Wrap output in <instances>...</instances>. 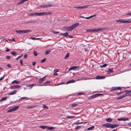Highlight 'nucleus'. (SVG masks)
Masks as SVG:
<instances>
[{
  "label": "nucleus",
  "instance_id": "obj_1",
  "mask_svg": "<svg viewBox=\"0 0 131 131\" xmlns=\"http://www.w3.org/2000/svg\"><path fill=\"white\" fill-rule=\"evenodd\" d=\"M51 13L49 12H43L41 13H30L29 15L30 16H34L37 15V16H41L43 15H49Z\"/></svg>",
  "mask_w": 131,
  "mask_h": 131
},
{
  "label": "nucleus",
  "instance_id": "obj_2",
  "mask_svg": "<svg viewBox=\"0 0 131 131\" xmlns=\"http://www.w3.org/2000/svg\"><path fill=\"white\" fill-rule=\"evenodd\" d=\"M79 25V24L78 23H76L70 26L65 27L64 28L69 31H71L78 26Z\"/></svg>",
  "mask_w": 131,
  "mask_h": 131
},
{
  "label": "nucleus",
  "instance_id": "obj_3",
  "mask_svg": "<svg viewBox=\"0 0 131 131\" xmlns=\"http://www.w3.org/2000/svg\"><path fill=\"white\" fill-rule=\"evenodd\" d=\"M106 29L105 28H99L97 29H88L86 30V32H95L101 31Z\"/></svg>",
  "mask_w": 131,
  "mask_h": 131
},
{
  "label": "nucleus",
  "instance_id": "obj_4",
  "mask_svg": "<svg viewBox=\"0 0 131 131\" xmlns=\"http://www.w3.org/2000/svg\"><path fill=\"white\" fill-rule=\"evenodd\" d=\"M16 32L17 33H28V32H31L32 31L30 30H16Z\"/></svg>",
  "mask_w": 131,
  "mask_h": 131
},
{
  "label": "nucleus",
  "instance_id": "obj_5",
  "mask_svg": "<svg viewBox=\"0 0 131 131\" xmlns=\"http://www.w3.org/2000/svg\"><path fill=\"white\" fill-rule=\"evenodd\" d=\"M116 22L117 23L119 22L122 23H131V20H124L122 19H120L117 20Z\"/></svg>",
  "mask_w": 131,
  "mask_h": 131
},
{
  "label": "nucleus",
  "instance_id": "obj_6",
  "mask_svg": "<svg viewBox=\"0 0 131 131\" xmlns=\"http://www.w3.org/2000/svg\"><path fill=\"white\" fill-rule=\"evenodd\" d=\"M68 33H61L59 35H61L62 36H63L64 37H69L70 38H72L73 37V36L68 35Z\"/></svg>",
  "mask_w": 131,
  "mask_h": 131
},
{
  "label": "nucleus",
  "instance_id": "obj_7",
  "mask_svg": "<svg viewBox=\"0 0 131 131\" xmlns=\"http://www.w3.org/2000/svg\"><path fill=\"white\" fill-rule=\"evenodd\" d=\"M89 6V5H86L80 7H75L73 8H76L77 9H83L87 8Z\"/></svg>",
  "mask_w": 131,
  "mask_h": 131
},
{
  "label": "nucleus",
  "instance_id": "obj_8",
  "mask_svg": "<svg viewBox=\"0 0 131 131\" xmlns=\"http://www.w3.org/2000/svg\"><path fill=\"white\" fill-rule=\"evenodd\" d=\"M21 87V86H20L19 85H16L13 86H12L10 88L11 89H14L15 88H20Z\"/></svg>",
  "mask_w": 131,
  "mask_h": 131
},
{
  "label": "nucleus",
  "instance_id": "obj_9",
  "mask_svg": "<svg viewBox=\"0 0 131 131\" xmlns=\"http://www.w3.org/2000/svg\"><path fill=\"white\" fill-rule=\"evenodd\" d=\"M121 89V88L119 87H113L112 88L111 91H114L116 90H120Z\"/></svg>",
  "mask_w": 131,
  "mask_h": 131
},
{
  "label": "nucleus",
  "instance_id": "obj_10",
  "mask_svg": "<svg viewBox=\"0 0 131 131\" xmlns=\"http://www.w3.org/2000/svg\"><path fill=\"white\" fill-rule=\"evenodd\" d=\"M105 77L104 76H101L99 75H97L95 78L97 79H104L105 78Z\"/></svg>",
  "mask_w": 131,
  "mask_h": 131
},
{
  "label": "nucleus",
  "instance_id": "obj_11",
  "mask_svg": "<svg viewBox=\"0 0 131 131\" xmlns=\"http://www.w3.org/2000/svg\"><path fill=\"white\" fill-rule=\"evenodd\" d=\"M111 124L110 123H106L102 125L103 126H105L107 128H110Z\"/></svg>",
  "mask_w": 131,
  "mask_h": 131
},
{
  "label": "nucleus",
  "instance_id": "obj_12",
  "mask_svg": "<svg viewBox=\"0 0 131 131\" xmlns=\"http://www.w3.org/2000/svg\"><path fill=\"white\" fill-rule=\"evenodd\" d=\"M128 119L126 117H123L121 118H118L117 119V120L118 121H126Z\"/></svg>",
  "mask_w": 131,
  "mask_h": 131
},
{
  "label": "nucleus",
  "instance_id": "obj_13",
  "mask_svg": "<svg viewBox=\"0 0 131 131\" xmlns=\"http://www.w3.org/2000/svg\"><path fill=\"white\" fill-rule=\"evenodd\" d=\"M119 126V125L117 124H111V127L112 128H115L117 127H118Z\"/></svg>",
  "mask_w": 131,
  "mask_h": 131
},
{
  "label": "nucleus",
  "instance_id": "obj_14",
  "mask_svg": "<svg viewBox=\"0 0 131 131\" xmlns=\"http://www.w3.org/2000/svg\"><path fill=\"white\" fill-rule=\"evenodd\" d=\"M78 66H73L71 67L72 70H79V69H78Z\"/></svg>",
  "mask_w": 131,
  "mask_h": 131
},
{
  "label": "nucleus",
  "instance_id": "obj_15",
  "mask_svg": "<svg viewBox=\"0 0 131 131\" xmlns=\"http://www.w3.org/2000/svg\"><path fill=\"white\" fill-rule=\"evenodd\" d=\"M46 77H43L40 78L38 80V82L39 83H42L44 81V79Z\"/></svg>",
  "mask_w": 131,
  "mask_h": 131
},
{
  "label": "nucleus",
  "instance_id": "obj_16",
  "mask_svg": "<svg viewBox=\"0 0 131 131\" xmlns=\"http://www.w3.org/2000/svg\"><path fill=\"white\" fill-rule=\"evenodd\" d=\"M127 96V95L126 94H124L122 96H120L119 97H117L116 99L117 100H119L121 99H122Z\"/></svg>",
  "mask_w": 131,
  "mask_h": 131
},
{
  "label": "nucleus",
  "instance_id": "obj_17",
  "mask_svg": "<svg viewBox=\"0 0 131 131\" xmlns=\"http://www.w3.org/2000/svg\"><path fill=\"white\" fill-rule=\"evenodd\" d=\"M54 128H55L54 127H49L47 126V129L49 130H53L54 129Z\"/></svg>",
  "mask_w": 131,
  "mask_h": 131
},
{
  "label": "nucleus",
  "instance_id": "obj_18",
  "mask_svg": "<svg viewBox=\"0 0 131 131\" xmlns=\"http://www.w3.org/2000/svg\"><path fill=\"white\" fill-rule=\"evenodd\" d=\"M75 82V80H69V81H68L67 82L66 84H68L70 83H74Z\"/></svg>",
  "mask_w": 131,
  "mask_h": 131
},
{
  "label": "nucleus",
  "instance_id": "obj_19",
  "mask_svg": "<svg viewBox=\"0 0 131 131\" xmlns=\"http://www.w3.org/2000/svg\"><path fill=\"white\" fill-rule=\"evenodd\" d=\"M17 92V91L16 90H14L12 92L8 94V95H13L15 94H16Z\"/></svg>",
  "mask_w": 131,
  "mask_h": 131
},
{
  "label": "nucleus",
  "instance_id": "obj_20",
  "mask_svg": "<svg viewBox=\"0 0 131 131\" xmlns=\"http://www.w3.org/2000/svg\"><path fill=\"white\" fill-rule=\"evenodd\" d=\"M106 121L107 122H111L112 121V119L110 118H108L106 119Z\"/></svg>",
  "mask_w": 131,
  "mask_h": 131
},
{
  "label": "nucleus",
  "instance_id": "obj_21",
  "mask_svg": "<svg viewBox=\"0 0 131 131\" xmlns=\"http://www.w3.org/2000/svg\"><path fill=\"white\" fill-rule=\"evenodd\" d=\"M47 126H39L40 128L43 129L46 128L47 129Z\"/></svg>",
  "mask_w": 131,
  "mask_h": 131
},
{
  "label": "nucleus",
  "instance_id": "obj_22",
  "mask_svg": "<svg viewBox=\"0 0 131 131\" xmlns=\"http://www.w3.org/2000/svg\"><path fill=\"white\" fill-rule=\"evenodd\" d=\"M77 105V104L75 103L71 104V107H74L76 106Z\"/></svg>",
  "mask_w": 131,
  "mask_h": 131
},
{
  "label": "nucleus",
  "instance_id": "obj_23",
  "mask_svg": "<svg viewBox=\"0 0 131 131\" xmlns=\"http://www.w3.org/2000/svg\"><path fill=\"white\" fill-rule=\"evenodd\" d=\"M124 92H125V94L126 95V94H127L128 93L131 92V90L130 91L127 90L124 91Z\"/></svg>",
  "mask_w": 131,
  "mask_h": 131
},
{
  "label": "nucleus",
  "instance_id": "obj_24",
  "mask_svg": "<svg viewBox=\"0 0 131 131\" xmlns=\"http://www.w3.org/2000/svg\"><path fill=\"white\" fill-rule=\"evenodd\" d=\"M12 83H15L16 84H19L20 83V81H17L16 80H15L12 82Z\"/></svg>",
  "mask_w": 131,
  "mask_h": 131
},
{
  "label": "nucleus",
  "instance_id": "obj_25",
  "mask_svg": "<svg viewBox=\"0 0 131 131\" xmlns=\"http://www.w3.org/2000/svg\"><path fill=\"white\" fill-rule=\"evenodd\" d=\"M51 51L50 50H46V51L45 53V55H47L50 53Z\"/></svg>",
  "mask_w": 131,
  "mask_h": 131
},
{
  "label": "nucleus",
  "instance_id": "obj_26",
  "mask_svg": "<svg viewBox=\"0 0 131 131\" xmlns=\"http://www.w3.org/2000/svg\"><path fill=\"white\" fill-rule=\"evenodd\" d=\"M19 107V106H15L13 107V108L14 110V111L16 110H17L18 108V107Z\"/></svg>",
  "mask_w": 131,
  "mask_h": 131
},
{
  "label": "nucleus",
  "instance_id": "obj_27",
  "mask_svg": "<svg viewBox=\"0 0 131 131\" xmlns=\"http://www.w3.org/2000/svg\"><path fill=\"white\" fill-rule=\"evenodd\" d=\"M11 53L13 56H16L17 54V53L14 51L11 52Z\"/></svg>",
  "mask_w": 131,
  "mask_h": 131
},
{
  "label": "nucleus",
  "instance_id": "obj_28",
  "mask_svg": "<svg viewBox=\"0 0 131 131\" xmlns=\"http://www.w3.org/2000/svg\"><path fill=\"white\" fill-rule=\"evenodd\" d=\"M24 2V0H22L20 1V2L18 3L17 4L18 5H20L21 4L23 3Z\"/></svg>",
  "mask_w": 131,
  "mask_h": 131
},
{
  "label": "nucleus",
  "instance_id": "obj_29",
  "mask_svg": "<svg viewBox=\"0 0 131 131\" xmlns=\"http://www.w3.org/2000/svg\"><path fill=\"white\" fill-rule=\"evenodd\" d=\"M7 98L6 97H3L0 100V101L5 100L7 99Z\"/></svg>",
  "mask_w": 131,
  "mask_h": 131
},
{
  "label": "nucleus",
  "instance_id": "obj_30",
  "mask_svg": "<svg viewBox=\"0 0 131 131\" xmlns=\"http://www.w3.org/2000/svg\"><path fill=\"white\" fill-rule=\"evenodd\" d=\"M41 38H35L34 37H31L30 39H31L33 40H37V39H40Z\"/></svg>",
  "mask_w": 131,
  "mask_h": 131
},
{
  "label": "nucleus",
  "instance_id": "obj_31",
  "mask_svg": "<svg viewBox=\"0 0 131 131\" xmlns=\"http://www.w3.org/2000/svg\"><path fill=\"white\" fill-rule=\"evenodd\" d=\"M107 72L110 73L111 72H113V71L111 70L110 69H108L107 70Z\"/></svg>",
  "mask_w": 131,
  "mask_h": 131
},
{
  "label": "nucleus",
  "instance_id": "obj_32",
  "mask_svg": "<svg viewBox=\"0 0 131 131\" xmlns=\"http://www.w3.org/2000/svg\"><path fill=\"white\" fill-rule=\"evenodd\" d=\"M107 65V64H106L105 63L103 65H101L100 66V67L101 68H103V67H105Z\"/></svg>",
  "mask_w": 131,
  "mask_h": 131
},
{
  "label": "nucleus",
  "instance_id": "obj_33",
  "mask_svg": "<svg viewBox=\"0 0 131 131\" xmlns=\"http://www.w3.org/2000/svg\"><path fill=\"white\" fill-rule=\"evenodd\" d=\"M96 97H97L96 96V94H95L94 95H92L90 96V98L91 99H93L94 98Z\"/></svg>",
  "mask_w": 131,
  "mask_h": 131
},
{
  "label": "nucleus",
  "instance_id": "obj_34",
  "mask_svg": "<svg viewBox=\"0 0 131 131\" xmlns=\"http://www.w3.org/2000/svg\"><path fill=\"white\" fill-rule=\"evenodd\" d=\"M96 15H92V16H90L89 17H85V18L86 19H89L90 18H91L92 17H93L94 16H95Z\"/></svg>",
  "mask_w": 131,
  "mask_h": 131
},
{
  "label": "nucleus",
  "instance_id": "obj_35",
  "mask_svg": "<svg viewBox=\"0 0 131 131\" xmlns=\"http://www.w3.org/2000/svg\"><path fill=\"white\" fill-rule=\"evenodd\" d=\"M69 53H68L64 57V59H66L69 57Z\"/></svg>",
  "mask_w": 131,
  "mask_h": 131
},
{
  "label": "nucleus",
  "instance_id": "obj_36",
  "mask_svg": "<svg viewBox=\"0 0 131 131\" xmlns=\"http://www.w3.org/2000/svg\"><path fill=\"white\" fill-rule=\"evenodd\" d=\"M14 110L13 109V108H12V109H11L9 110L7 112H12V111H14Z\"/></svg>",
  "mask_w": 131,
  "mask_h": 131
},
{
  "label": "nucleus",
  "instance_id": "obj_37",
  "mask_svg": "<svg viewBox=\"0 0 131 131\" xmlns=\"http://www.w3.org/2000/svg\"><path fill=\"white\" fill-rule=\"evenodd\" d=\"M94 128V126H92V127H90L89 128H88L87 129L88 130H90L91 129H93V128Z\"/></svg>",
  "mask_w": 131,
  "mask_h": 131
},
{
  "label": "nucleus",
  "instance_id": "obj_38",
  "mask_svg": "<svg viewBox=\"0 0 131 131\" xmlns=\"http://www.w3.org/2000/svg\"><path fill=\"white\" fill-rule=\"evenodd\" d=\"M65 84L64 83V82H62V83H59L58 84H54V85L55 86H58V85H60L62 84Z\"/></svg>",
  "mask_w": 131,
  "mask_h": 131
},
{
  "label": "nucleus",
  "instance_id": "obj_39",
  "mask_svg": "<svg viewBox=\"0 0 131 131\" xmlns=\"http://www.w3.org/2000/svg\"><path fill=\"white\" fill-rule=\"evenodd\" d=\"M46 58H45L42 59L41 61V62H41L42 63V62H45L46 61Z\"/></svg>",
  "mask_w": 131,
  "mask_h": 131
},
{
  "label": "nucleus",
  "instance_id": "obj_40",
  "mask_svg": "<svg viewBox=\"0 0 131 131\" xmlns=\"http://www.w3.org/2000/svg\"><path fill=\"white\" fill-rule=\"evenodd\" d=\"M41 8H46V5H41L39 6Z\"/></svg>",
  "mask_w": 131,
  "mask_h": 131
},
{
  "label": "nucleus",
  "instance_id": "obj_41",
  "mask_svg": "<svg viewBox=\"0 0 131 131\" xmlns=\"http://www.w3.org/2000/svg\"><path fill=\"white\" fill-rule=\"evenodd\" d=\"M81 126H77L75 128V129L76 130L80 128Z\"/></svg>",
  "mask_w": 131,
  "mask_h": 131
},
{
  "label": "nucleus",
  "instance_id": "obj_42",
  "mask_svg": "<svg viewBox=\"0 0 131 131\" xmlns=\"http://www.w3.org/2000/svg\"><path fill=\"white\" fill-rule=\"evenodd\" d=\"M74 118V116H67V118Z\"/></svg>",
  "mask_w": 131,
  "mask_h": 131
},
{
  "label": "nucleus",
  "instance_id": "obj_43",
  "mask_svg": "<svg viewBox=\"0 0 131 131\" xmlns=\"http://www.w3.org/2000/svg\"><path fill=\"white\" fill-rule=\"evenodd\" d=\"M96 94V97H98V96H101L102 95V94Z\"/></svg>",
  "mask_w": 131,
  "mask_h": 131
},
{
  "label": "nucleus",
  "instance_id": "obj_44",
  "mask_svg": "<svg viewBox=\"0 0 131 131\" xmlns=\"http://www.w3.org/2000/svg\"><path fill=\"white\" fill-rule=\"evenodd\" d=\"M6 58L7 59H10L11 58V57L9 56H6Z\"/></svg>",
  "mask_w": 131,
  "mask_h": 131
},
{
  "label": "nucleus",
  "instance_id": "obj_45",
  "mask_svg": "<svg viewBox=\"0 0 131 131\" xmlns=\"http://www.w3.org/2000/svg\"><path fill=\"white\" fill-rule=\"evenodd\" d=\"M50 82V81H46L44 83V84H46L47 83H48Z\"/></svg>",
  "mask_w": 131,
  "mask_h": 131
},
{
  "label": "nucleus",
  "instance_id": "obj_46",
  "mask_svg": "<svg viewBox=\"0 0 131 131\" xmlns=\"http://www.w3.org/2000/svg\"><path fill=\"white\" fill-rule=\"evenodd\" d=\"M34 54L35 56H37L38 55V54L35 51H34Z\"/></svg>",
  "mask_w": 131,
  "mask_h": 131
},
{
  "label": "nucleus",
  "instance_id": "obj_47",
  "mask_svg": "<svg viewBox=\"0 0 131 131\" xmlns=\"http://www.w3.org/2000/svg\"><path fill=\"white\" fill-rule=\"evenodd\" d=\"M27 98L26 97H21L20 99H19L18 100H20L21 99H27Z\"/></svg>",
  "mask_w": 131,
  "mask_h": 131
},
{
  "label": "nucleus",
  "instance_id": "obj_48",
  "mask_svg": "<svg viewBox=\"0 0 131 131\" xmlns=\"http://www.w3.org/2000/svg\"><path fill=\"white\" fill-rule=\"evenodd\" d=\"M83 94H84L82 93L79 92L78 93V95H83Z\"/></svg>",
  "mask_w": 131,
  "mask_h": 131
},
{
  "label": "nucleus",
  "instance_id": "obj_49",
  "mask_svg": "<svg viewBox=\"0 0 131 131\" xmlns=\"http://www.w3.org/2000/svg\"><path fill=\"white\" fill-rule=\"evenodd\" d=\"M43 107L44 108H48V107L46 106L45 105L43 104Z\"/></svg>",
  "mask_w": 131,
  "mask_h": 131
},
{
  "label": "nucleus",
  "instance_id": "obj_50",
  "mask_svg": "<svg viewBox=\"0 0 131 131\" xmlns=\"http://www.w3.org/2000/svg\"><path fill=\"white\" fill-rule=\"evenodd\" d=\"M34 106H29V107H28L27 108H30V109H32L33 108V107H34Z\"/></svg>",
  "mask_w": 131,
  "mask_h": 131
},
{
  "label": "nucleus",
  "instance_id": "obj_51",
  "mask_svg": "<svg viewBox=\"0 0 131 131\" xmlns=\"http://www.w3.org/2000/svg\"><path fill=\"white\" fill-rule=\"evenodd\" d=\"M20 63L21 65H23V61H22V60H21L20 61Z\"/></svg>",
  "mask_w": 131,
  "mask_h": 131
},
{
  "label": "nucleus",
  "instance_id": "obj_52",
  "mask_svg": "<svg viewBox=\"0 0 131 131\" xmlns=\"http://www.w3.org/2000/svg\"><path fill=\"white\" fill-rule=\"evenodd\" d=\"M5 75H4L2 77L0 78V80L1 81L3 79Z\"/></svg>",
  "mask_w": 131,
  "mask_h": 131
},
{
  "label": "nucleus",
  "instance_id": "obj_53",
  "mask_svg": "<svg viewBox=\"0 0 131 131\" xmlns=\"http://www.w3.org/2000/svg\"><path fill=\"white\" fill-rule=\"evenodd\" d=\"M54 72H58L59 70H58L54 69Z\"/></svg>",
  "mask_w": 131,
  "mask_h": 131
},
{
  "label": "nucleus",
  "instance_id": "obj_54",
  "mask_svg": "<svg viewBox=\"0 0 131 131\" xmlns=\"http://www.w3.org/2000/svg\"><path fill=\"white\" fill-rule=\"evenodd\" d=\"M6 52H8L9 51V49L8 48H7L5 50Z\"/></svg>",
  "mask_w": 131,
  "mask_h": 131
},
{
  "label": "nucleus",
  "instance_id": "obj_55",
  "mask_svg": "<svg viewBox=\"0 0 131 131\" xmlns=\"http://www.w3.org/2000/svg\"><path fill=\"white\" fill-rule=\"evenodd\" d=\"M21 57V56H19L17 57V58H16V59L17 60H18Z\"/></svg>",
  "mask_w": 131,
  "mask_h": 131
},
{
  "label": "nucleus",
  "instance_id": "obj_56",
  "mask_svg": "<svg viewBox=\"0 0 131 131\" xmlns=\"http://www.w3.org/2000/svg\"><path fill=\"white\" fill-rule=\"evenodd\" d=\"M35 64H36L35 62H32V65L33 66H35Z\"/></svg>",
  "mask_w": 131,
  "mask_h": 131
},
{
  "label": "nucleus",
  "instance_id": "obj_57",
  "mask_svg": "<svg viewBox=\"0 0 131 131\" xmlns=\"http://www.w3.org/2000/svg\"><path fill=\"white\" fill-rule=\"evenodd\" d=\"M7 66L8 67H11V65L10 64H8L7 65Z\"/></svg>",
  "mask_w": 131,
  "mask_h": 131
},
{
  "label": "nucleus",
  "instance_id": "obj_58",
  "mask_svg": "<svg viewBox=\"0 0 131 131\" xmlns=\"http://www.w3.org/2000/svg\"><path fill=\"white\" fill-rule=\"evenodd\" d=\"M80 124V122L77 123H76V122H75V123L74 124L78 125V124Z\"/></svg>",
  "mask_w": 131,
  "mask_h": 131
},
{
  "label": "nucleus",
  "instance_id": "obj_59",
  "mask_svg": "<svg viewBox=\"0 0 131 131\" xmlns=\"http://www.w3.org/2000/svg\"><path fill=\"white\" fill-rule=\"evenodd\" d=\"M52 33H59L58 32H56L54 31H52Z\"/></svg>",
  "mask_w": 131,
  "mask_h": 131
},
{
  "label": "nucleus",
  "instance_id": "obj_60",
  "mask_svg": "<svg viewBox=\"0 0 131 131\" xmlns=\"http://www.w3.org/2000/svg\"><path fill=\"white\" fill-rule=\"evenodd\" d=\"M71 70H72V68L71 67H70V68L69 69V70L68 71V72L70 71Z\"/></svg>",
  "mask_w": 131,
  "mask_h": 131
},
{
  "label": "nucleus",
  "instance_id": "obj_61",
  "mask_svg": "<svg viewBox=\"0 0 131 131\" xmlns=\"http://www.w3.org/2000/svg\"><path fill=\"white\" fill-rule=\"evenodd\" d=\"M27 55L25 54L24 56V57L25 58H27Z\"/></svg>",
  "mask_w": 131,
  "mask_h": 131
},
{
  "label": "nucleus",
  "instance_id": "obj_62",
  "mask_svg": "<svg viewBox=\"0 0 131 131\" xmlns=\"http://www.w3.org/2000/svg\"><path fill=\"white\" fill-rule=\"evenodd\" d=\"M52 6V5L51 4L49 5V7H51Z\"/></svg>",
  "mask_w": 131,
  "mask_h": 131
},
{
  "label": "nucleus",
  "instance_id": "obj_63",
  "mask_svg": "<svg viewBox=\"0 0 131 131\" xmlns=\"http://www.w3.org/2000/svg\"><path fill=\"white\" fill-rule=\"evenodd\" d=\"M53 75H58V74L57 73H54L53 74Z\"/></svg>",
  "mask_w": 131,
  "mask_h": 131
},
{
  "label": "nucleus",
  "instance_id": "obj_64",
  "mask_svg": "<svg viewBox=\"0 0 131 131\" xmlns=\"http://www.w3.org/2000/svg\"><path fill=\"white\" fill-rule=\"evenodd\" d=\"M46 8L49 7V5H46Z\"/></svg>",
  "mask_w": 131,
  "mask_h": 131
}]
</instances>
